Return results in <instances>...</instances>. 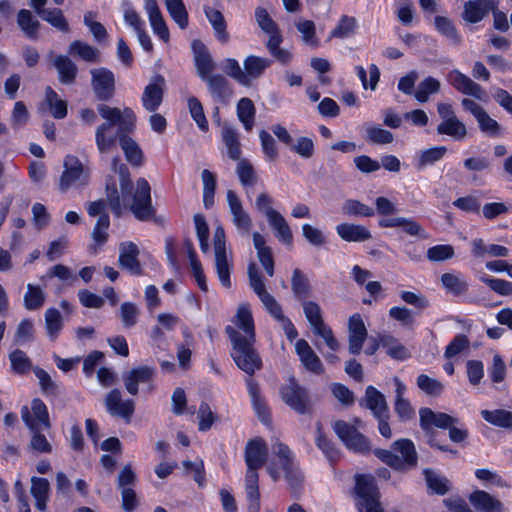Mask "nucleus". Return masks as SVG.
Instances as JSON below:
<instances>
[{
  "label": "nucleus",
  "mask_w": 512,
  "mask_h": 512,
  "mask_svg": "<svg viewBox=\"0 0 512 512\" xmlns=\"http://www.w3.org/2000/svg\"><path fill=\"white\" fill-rule=\"evenodd\" d=\"M97 111L106 122L97 127L95 142L100 153H107L115 146L117 139L134 130L136 115L129 107L121 110L105 104L98 105Z\"/></svg>",
  "instance_id": "nucleus-1"
},
{
  "label": "nucleus",
  "mask_w": 512,
  "mask_h": 512,
  "mask_svg": "<svg viewBox=\"0 0 512 512\" xmlns=\"http://www.w3.org/2000/svg\"><path fill=\"white\" fill-rule=\"evenodd\" d=\"M245 494L247 498V512H260V492L258 469L267 462L268 447L261 438L250 440L245 447Z\"/></svg>",
  "instance_id": "nucleus-2"
},
{
  "label": "nucleus",
  "mask_w": 512,
  "mask_h": 512,
  "mask_svg": "<svg viewBox=\"0 0 512 512\" xmlns=\"http://www.w3.org/2000/svg\"><path fill=\"white\" fill-rule=\"evenodd\" d=\"M391 450L375 449L374 454L385 464L396 471H406L417 465L418 454L413 442L399 439L392 444Z\"/></svg>",
  "instance_id": "nucleus-3"
},
{
  "label": "nucleus",
  "mask_w": 512,
  "mask_h": 512,
  "mask_svg": "<svg viewBox=\"0 0 512 512\" xmlns=\"http://www.w3.org/2000/svg\"><path fill=\"white\" fill-rule=\"evenodd\" d=\"M225 331L232 343L231 357L237 367L250 376L260 370L262 360L254 347L255 340L240 341L230 327H226Z\"/></svg>",
  "instance_id": "nucleus-4"
},
{
  "label": "nucleus",
  "mask_w": 512,
  "mask_h": 512,
  "mask_svg": "<svg viewBox=\"0 0 512 512\" xmlns=\"http://www.w3.org/2000/svg\"><path fill=\"white\" fill-rule=\"evenodd\" d=\"M459 419L443 412H435L430 408L423 407L419 409V425L424 431L427 443L444 452L456 454V451L450 449L447 445L438 443L435 439L437 432L434 427L447 429L451 425H457Z\"/></svg>",
  "instance_id": "nucleus-5"
},
{
  "label": "nucleus",
  "mask_w": 512,
  "mask_h": 512,
  "mask_svg": "<svg viewBox=\"0 0 512 512\" xmlns=\"http://www.w3.org/2000/svg\"><path fill=\"white\" fill-rule=\"evenodd\" d=\"M273 200L267 193H260L255 200L256 209L263 213L275 237L285 245L293 242L292 230L284 216L272 207Z\"/></svg>",
  "instance_id": "nucleus-6"
},
{
  "label": "nucleus",
  "mask_w": 512,
  "mask_h": 512,
  "mask_svg": "<svg viewBox=\"0 0 512 512\" xmlns=\"http://www.w3.org/2000/svg\"><path fill=\"white\" fill-rule=\"evenodd\" d=\"M356 505L360 512H384L380 493L374 478L360 475L356 478Z\"/></svg>",
  "instance_id": "nucleus-7"
},
{
  "label": "nucleus",
  "mask_w": 512,
  "mask_h": 512,
  "mask_svg": "<svg viewBox=\"0 0 512 512\" xmlns=\"http://www.w3.org/2000/svg\"><path fill=\"white\" fill-rule=\"evenodd\" d=\"M247 274L250 287L259 297L267 312L276 321L283 319L285 315L283 314L280 304L277 302L275 297L266 290L263 276L254 262L249 263Z\"/></svg>",
  "instance_id": "nucleus-8"
},
{
  "label": "nucleus",
  "mask_w": 512,
  "mask_h": 512,
  "mask_svg": "<svg viewBox=\"0 0 512 512\" xmlns=\"http://www.w3.org/2000/svg\"><path fill=\"white\" fill-rule=\"evenodd\" d=\"M282 401L298 414L311 412V401L307 390L291 376L288 382L280 387Z\"/></svg>",
  "instance_id": "nucleus-9"
},
{
  "label": "nucleus",
  "mask_w": 512,
  "mask_h": 512,
  "mask_svg": "<svg viewBox=\"0 0 512 512\" xmlns=\"http://www.w3.org/2000/svg\"><path fill=\"white\" fill-rule=\"evenodd\" d=\"M437 112L442 120L437 126L438 134L447 135L456 141H462L467 137V127L458 119L451 104L439 103Z\"/></svg>",
  "instance_id": "nucleus-10"
},
{
  "label": "nucleus",
  "mask_w": 512,
  "mask_h": 512,
  "mask_svg": "<svg viewBox=\"0 0 512 512\" xmlns=\"http://www.w3.org/2000/svg\"><path fill=\"white\" fill-rule=\"evenodd\" d=\"M64 171L59 180V189L66 192L72 186L86 185L89 180V169L84 167L78 157L67 155L64 159Z\"/></svg>",
  "instance_id": "nucleus-11"
},
{
  "label": "nucleus",
  "mask_w": 512,
  "mask_h": 512,
  "mask_svg": "<svg viewBox=\"0 0 512 512\" xmlns=\"http://www.w3.org/2000/svg\"><path fill=\"white\" fill-rule=\"evenodd\" d=\"M213 246L215 253V268L219 281L223 287L230 288L231 264L227 257L225 231L221 225H218L214 230Z\"/></svg>",
  "instance_id": "nucleus-12"
},
{
  "label": "nucleus",
  "mask_w": 512,
  "mask_h": 512,
  "mask_svg": "<svg viewBox=\"0 0 512 512\" xmlns=\"http://www.w3.org/2000/svg\"><path fill=\"white\" fill-rule=\"evenodd\" d=\"M332 428L344 445L356 453H366L371 449L368 438L360 433L358 429L343 420H337Z\"/></svg>",
  "instance_id": "nucleus-13"
},
{
  "label": "nucleus",
  "mask_w": 512,
  "mask_h": 512,
  "mask_svg": "<svg viewBox=\"0 0 512 512\" xmlns=\"http://www.w3.org/2000/svg\"><path fill=\"white\" fill-rule=\"evenodd\" d=\"M136 184L137 188L133 195V202L130 206V210L138 220H150L155 215V209L151 203L150 185L144 178H139Z\"/></svg>",
  "instance_id": "nucleus-14"
},
{
  "label": "nucleus",
  "mask_w": 512,
  "mask_h": 512,
  "mask_svg": "<svg viewBox=\"0 0 512 512\" xmlns=\"http://www.w3.org/2000/svg\"><path fill=\"white\" fill-rule=\"evenodd\" d=\"M92 88L97 99L110 100L115 93V76L106 68H95L90 71Z\"/></svg>",
  "instance_id": "nucleus-15"
},
{
  "label": "nucleus",
  "mask_w": 512,
  "mask_h": 512,
  "mask_svg": "<svg viewBox=\"0 0 512 512\" xmlns=\"http://www.w3.org/2000/svg\"><path fill=\"white\" fill-rule=\"evenodd\" d=\"M226 198L232 214L233 224L236 226L240 235H248L253 227V222L250 215L243 208L240 198L233 190L227 191Z\"/></svg>",
  "instance_id": "nucleus-16"
},
{
  "label": "nucleus",
  "mask_w": 512,
  "mask_h": 512,
  "mask_svg": "<svg viewBox=\"0 0 512 512\" xmlns=\"http://www.w3.org/2000/svg\"><path fill=\"white\" fill-rule=\"evenodd\" d=\"M21 416L30 430H37L41 427L44 429L50 428V420L47 407L45 403L39 398L32 400L31 413L27 407H23L21 410Z\"/></svg>",
  "instance_id": "nucleus-17"
},
{
  "label": "nucleus",
  "mask_w": 512,
  "mask_h": 512,
  "mask_svg": "<svg viewBox=\"0 0 512 512\" xmlns=\"http://www.w3.org/2000/svg\"><path fill=\"white\" fill-rule=\"evenodd\" d=\"M166 82L162 75H155L145 86L141 101L149 112H155L163 102Z\"/></svg>",
  "instance_id": "nucleus-18"
},
{
  "label": "nucleus",
  "mask_w": 512,
  "mask_h": 512,
  "mask_svg": "<svg viewBox=\"0 0 512 512\" xmlns=\"http://www.w3.org/2000/svg\"><path fill=\"white\" fill-rule=\"evenodd\" d=\"M105 407L110 415L123 418L129 423L135 410V403L132 399L122 400L121 392L113 389L105 397Z\"/></svg>",
  "instance_id": "nucleus-19"
},
{
  "label": "nucleus",
  "mask_w": 512,
  "mask_h": 512,
  "mask_svg": "<svg viewBox=\"0 0 512 512\" xmlns=\"http://www.w3.org/2000/svg\"><path fill=\"white\" fill-rule=\"evenodd\" d=\"M451 85L460 93L472 96L477 100H486V92L481 85L458 70H453L448 75Z\"/></svg>",
  "instance_id": "nucleus-20"
},
{
  "label": "nucleus",
  "mask_w": 512,
  "mask_h": 512,
  "mask_svg": "<svg viewBox=\"0 0 512 512\" xmlns=\"http://www.w3.org/2000/svg\"><path fill=\"white\" fill-rule=\"evenodd\" d=\"M367 335V329L361 315H352L348 321V350L350 354H360Z\"/></svg>",
  "instance_id": "nucleus-21"
},
{
  "label": "nucleus",
  "mask_w": 512,
  "mask_h": 512,
  "mask_svg": "<svg viewBox=\"0 0 512 512\" xmlns=\"http://www.w3.org/2000/svg\"><path fill=\"white\" fill-rule=\"evenodd\" d=\"M139 253V248L135 243L122 242L119 245V267L133 275H141L143 270L138 259Z\"/></svg>",
  "instance_id": "nucleus-22"
},
{
  "label": "nucleus",
  "mask_w": 512,
  "mask_h": 512,
  "mask_svg": "<svg viewBox=\"0 0 512 512\" xmlns=\"http://www.w3.org/2000/svg\"><path fill=\"white\" fill-rule=\"evenodd\" d=\"M234 323L237 327L229 326L236 334V338L242 340H255V327L251 310L247 305H240L235 315Z\"/></svg>",
  "instance_id": "nucleus-23"
},
{
  "label": "nucleus",
  "mask_w": 512,
  "mask_h": 512,
  "mask_svg": "<svg viewBox=\"0 0 512 512\" xmlns=\"http://www.w3.org/2000/svg\"><path fill=\"white\" fill-rule=\"evenodd\" d=\"M295 350L302 365L308 372L315 375L324 373L325 369L320 358L306 340L299 339L295 343Z\"/></svg>",
  "instance_id": "nucleus-24"
},
{
  "label": "nucleus",
  "mask_w": 512,
  "mask_h": 512,
  "mask_svg": "<svg viewBox=\"0 0 512 512\" xmlns=\"http://www.w3.org/2000/svg\"><path fill=\"white\" fill-rule=\"evenodd\" d=\"M192 48L194 51V63L197 74L203 80L212 75L216 64L206 46L200 41L195 40L192 43Z\"/></svg>",
  "instance_id": "nucleus-25"
},
{
  "label": "nucleus",
  "mask_w": 512,
  "mask_h": 512,
  "mask_svg": "<svg viewBox=\"0 0 512 512\" xmlns=\"http://www.w3.org/2000/svg\"><path fill=\"white\" fill-rule=\"evenodd\" d=\"M212 97L219 103L226 104L233 94L229 81L221 74H212L203 79Z\"/></svg>",
  "instance_id": "nucleus-26"
},
{
  "label": "nucleus",
  "mask_w": 512,
  "mask_h": 512,
  "mask_svg": "<svg viewBox=\"0 0 512 512\" xmlns=\"http://www.w3.org/2000/svg\"><path fill=\"white\" fill-rule=\"evenodd\" d=\"M154 376V369L149 366H138L123 375V381L127 392L137 395L138 385L148 383Z\"/></svg>",
  "instance_id": "nucleus-27"
},
{
  "label": "nucleus",
  "mask_w": 512,
  "mask_h": 512,
  "mask_svg": "<svg viewBox=\"0 0 512 512\" xmlns=\"http://www.w3.org/2000/svg\"><path fill=\"white\" fill-rule=\"evenodd\" d=\"M338 236L347 242H365L372 238L371 232L362 225L341 223L336 226Z\"/></svg>",
  "instance_id": "nucleus-28"
},
{
  "label": "nucleus",
  "mask_w": 512,
  "mask_h": 512,
  "mask_svg": "<svg viewBox=\"0 0 512 512\" xmlns=\"http://www.w3.org/2000/svg\"><path fill=\"white\" fill-rule=\"evenodd\" d=\"M469 501L475 509L481 512H504L502 502L483 490H477L470 494Z\"/></svg>",
  "instance_id": "nucleus-29"
},
{
  "label": "nucleus",
  "mask_w": 512,
  "mask_h": 512,
  "mask_svg": "<svg viewBox=\"0 0 512 512\" xmlns=\"http://www.w3.org/2000/svg\"><path fill=\"white\" fill-rule=\"evenodd\" d=\"M254 248L257 251V257L266 271L268 276L274 275V259L272 255V249L266 244L264 236L259 232L252 234Z\"/></svg>",
  "instance_id": "nucleus-30"
},
{
  "label": "nucleus",
  "mask_w": 512,
  "mask_h": 512,
  "mask_svg": "<svg viewBox=\"0 0 512 512\" xmlns=\"http://www.w3.org/2000/svg\"><path fill=\"white\" fill-rule=\"evenodd\" d=\"M53 66L58 71L59 81L62 84H73L78 74L76 64L66 56L56 55L53 59Z\"/></svg>",
  "instance_id": "nucleus-31"
},
{
  "label": "nucleus",
  "mask_w": 512,
  "mask_h": 512,
  "mask_svg": "<svg viewBox=\"0 0 512 512\" xmlns=\"http://www.w3.org/2000/svg\"><path fill=\"white\" fill-rule=\"evenodd\" d=\"M444 290L455 297L465 295L469 290V283L460 274L444 273L440 277Z\"/></svg>",
  "instance_id": "nucleus-32"
},
{
  "label": "nucleus",
  "mask_w": 512,
  "mask_h": 512,
  "mask_svg": "<svg viewBox=\"0 0 512 512\" xmlns=\"http://www.w3.org/2000/svg\"><path fill=\"white\" fill-rule=\"evenodd\" d=\"M291 290L297 300L306 301L312 296V287L308 277L298 268L294 269L291 277Z\"/></svg>",
  "instance_id": "nucleus-33"
},
{
  "label": "nucleus",
  "mask_w": 512,
  "mask_h": 512,
  "mask_svg": "<svg viewBox=\"0 0 512 512\" xmlns=\"http://www.w3.org/2000/svg\"><path fill=\"white\" fill-rule=\"evenodd\" d=\"M365 402L375 417L386 416L389 413L385 396L373 386L366 388Z\"/></svg>",
  "instance_id": "nucleus-34"
},
{
  "label": "nucleus",
  "mask_w": 512,
  "mask_h": 512,
  "mask_svg": "<svg viewBox=\"0 0 512 512\" xmlns=\"http://www.w3.org/2000/svg\"><path fill=\"white\" fill-rule=\"evenodd\" d=\"M221 137L227 149L229 158L235 161L240 160L241 148L239 135L236 129L230 124L224 123L222 126Z\"/></svg>",
  "instance_id": "nucleus-35"
},
{
  "label": "nucleus",
  "mask_w": 512,
  "mask_h": 512,
  "mask_svg": "<svg viewBox=\"0 0 512 512\" xmlns=\"http://www.w3.org/2000/svg\"><path fill=\"white\" fill-rule=\"evenodd\" d=\"M271 64L272 61L268 58L248 56L243 62L244 73L248 75V86L251 85L253 79L261 77Z\"/></svg>",
  "instance_id": "nucleus-36"
},
{
  "label": "nucleus",
  "mask_w": 512,
  "mask_h": 512,
  "mask_svg": "<svg viewBox=\"0 0 512 512\" xmlns=\"http://www.w3.org/2000/svg\"><path fill=\"white\" fill-rule=\"evenodd\" d=\"M269 39L266 42V48L271 56L281 64H287L292 59V54L285 48L280 47L283 41L280 30L268 33Z\"/></svg>",
  "instance_id": "nucleus-37"
},
{
  "label": "nucleus",
  "mask_w": 512,
  "mask_h": 512,
  "mask_svg": "<svg viewBox=\"0 0 512 512\" xmlns=\"http://www.w3.org/2000/svg\"><path fill=\"white\" fill-rule=\"evenodd\" d=\"M205 15L214 29L216 38L223 44L227 43L229 40V34L226 30L227 24L223 14L219 10L206 7Z\"/></svg>",
  "instance_id": "nucleus-38"
},
{
  "label": "nucleus",
  "mask_w": 512,
  "mask_h": 512,
  "mask_svg": "<svg viewBox=\"0 0 512 512\" xmlns=\"http://www.w3.org/2000/svg\"><path fill=\"white\" fill-rule=\"evenodd\" d=\"M31 483V494L35 499V507L44 511L49 497L50 484L47 479L40 477H32Z\"/></svg>",
  "instance_id": "nucleus-39"
},
{
  "label": "nucleus",
  "mask_w": 512,
  "mask_h": 512,
  "mask_svg": "<svg viewBox=\"0 0 512 512\" xmlns=\"http://www.w3.org/2000/svg\"><path fill=\"white\" fill-rule=\"evenodd\" d=\"M120 146L125 154L126 160L132 165L139 167L143 164V152L138 144L128 134L120 137Z\"/></svg>",
  "instance_id": "nucleus-40"
},
{
  "label": "nucleus",
  "mask_w": 512,
  "mask_h": 512,
  "mask_svg": "<svg viewBox=\"0 0 512 512\" xmlns=\"http://www.w3.org/2000/svg\"><path fill=\"white\" fill-rule=\"evenodd\" d=\"M68 52L71 55H77L82 60L91 63L98 62L100 57V51L97 48L79 40L73 41L69 45Z\"/></svg>",
  "instance_id": "nucleus-41"
},
{
  "label": "nucleus",
  "mask_w": 512,
  "mask_h": 512,
  "mask_svg": "<svg viewBox=\"0 0 512 512\" xmlns=\"http://www.w3.org/2000/svg\"><path fill=\"white\" fill-rule=\"evenodd\" d=\"M255 106L251 99L241 98L237 103V116L246 131H251L255 120Z\"/></svg>",
  "instance_id": "nucleus-42"
},
{
  "label": "nucleus",
  "mask_w": 512,
  "mask_h": 512,
  "mask_svg": "<svg viewBox=\"0 0 512 512\" xmlns=\"http://www.w3.org/2000/svg\"><path fill=\"white\" fill-rule=\"evenodd\" d=\"M17 23L24 34L31 38L36 39L38 37V30L40 23L33 16L32 12L26 9H21L18 12Z\"/></svg>",
  "instance_id": "nucleus-43"
},
{
  "label": "nucleus",
  "mask_w": 512,
  "mask_h": 512,
  "mask_svg": "<svg viewBox=\"0 0 512 512\" xmlns=\"http://www.w3.org/2000/svg\"><path fill=\"white\" fill-rule=\"evenodd\" d=\"M482 418L497 427L512 429V412L504 409L482 410Z\"/></svg>",
  "instance_id": "nucleus-44"
},
{
  "label": "nucleus",
  "mask_w": 512,
  "mask_h": 512,
  "mask_svg": "<svg viewBox=\"0 0 512 512\" xmlns=\"http://www.w3.org/2000/svg\"><path fill=\"white\" fill-rule=\"evenodd\" d=\"M46 295L43 289L38 285L28 284L24 295V307L33 311L40 309L45 303Z\"/></svg>",
  "instance_id": "nucleus-45"
},
{
  "label": "nucleus",
  "mask_w": 512,
  "mask_h": 512,
  "mask_svg": "<svg viewBox=\"0 0 512 512\" xmlns=\"http://www.w3.org/2000/svg\"><path fill=\"white\" fill-rule=\"evenodd\" d=\"M44 317L46 333L51 340H55L63 328L61 313L56 308H48Z\"/></svg>",
  "instance_id": "nucleus-46"
},
{
  "label": "nucleus",
  "mask_w": 512,
  "mask_h": 512,
  "mask_svg": "<svg viewBox=\"0 0 512 512\" xmlns=\"http://www.w3.org/2000/svg\"><path fill=\"white\" fill-rule=\"evenodd\" d=\"M203 182V204L206 209H209L214 204V195L216 190V177L208 169H204L201 174Z\"/></svg>",
  "instance_id": "nucleus-47"
},
{
  "label": "nucleus",
  "mask_w": 512,
  "mask_h": 512,
  "mask_svg": "<svg viewBox=\"0 0 512 512\" xmlns=\"http://www.w3.org/2000/svg\"><path fill=\"white\" fill-rule=\"evenodd\" d=\"M45 93L51 115L56 119L65 118L67 115L66 101L59 99L57 93L51 87H47Z\"/></svg>",
  "instance_id": "nucleus-48"
},
{
  "label": "nucleus",
  "mask_w": 512,
  "mask_h": 512,
  "mask_svg": "<svg viewBox=\"0 0 512 512\" xmlns=\"http://www.w3.org/2000/svg\"><path fill=\"white\" fill-rule=\"evenodd\" d=\"M479 130L489 137H500L503 135L501 125L486 112L476 118Z\"/></svg>",
  "instance_id": "nucleus-49"
},
{
  "label": "nucleus",
  "mask_w": 512,
  "mask_h": 512,
  "mask_svg": "<svg viewBox=\"0 0 512 512\" xmlns=\"http://www.w3.org/2000/svg\"><path fill=\"white\" fill-rule=\"evenodd\" d=\"M44 21L48 22L52 27L61 31L68 32L69 31V23L65 16L63 15L62 10L58 8L46 9L39 15Z\"/></svg>",
  "instance_id": "nucleus-50"
},
{
  "label": "nucleus",
  "mask_w": 512,
  "mask_h": 512,
  "mask_svg": "<svg viewBox=\"0 0 512 512\" xmlns=\"http://www.w3.org/2000/svg\"><path fill=\"white\" fill-rule=\"evenodd\" d=\"M342 213L355 217H371L375 214L372 207L355 199H347L342 206Z\"/></svg>",
  "instance_id": "nucleus-51"
},
{
  "label": "nucleus",
  "mask_w": 512,
  "mask_h": 512,
  "mask_svg": "<svg viewBox=\"0 0 512 512\" xmlns=\"http://www.w3.org/2000/svg\"><path fill=\"white\" fill-rule=\"evenodd\" d=\"M112 169L119 175V185L122 195H129L131 193L133 183L127 166L124 163H121L120 159L116 157L112 160Z\"/></svg>",
  "instance_id": "nucleus-52"
},
{
  "label": "nucleus",
  "mask_w": 512,
  "mask_h": 512,
  "mask_svg": "<svg viewBox=\"0 0 512 512\" xmlns=\"http://www.w3.org/2000/svg\"><path fill=\"white\" fill-rule=\"evenodd\" d=\"M440 87V82L437 79L429 76L418 84V87L414 92V97L419 102H427L431 94L439 92Z\"/></svg>",
  "instance_id": "nucleus-53"
},
{
  "label": "nucleus",
  "mask_w": 512,
  "mask_h": 512,
  "mask_svg": "<svg viewBox=\"0 0 512 512\" xmlns=\"http://www.w3.org/2000/svg\"><path fill=\"white\" fill-rule=\"evenodd\" d=\"M236 173L241 184L245 187H252L257 182V175L253 165L247 159L237 160Z\"/></svg>",
  "instance_id": "nucleus-54"
},
{
  "label": "nucleus",
  "mask_w": 512,
  "mask_h": 512,
  "mask_svg": "<svg viewBox=\"0 0 512 512\" xmlns=\"http://www.w3.org/2000/svg\"><path fill=\"white\" fill-rule=\"evenodd\" d=\"M166 7L181 29L188 26V13L182 0H166Z\"/></svg>",
  "instance_id": "nucleus-55"
},
{
  "label": "nucleus",
  "mask_w": 512,
  "mask_h": 512,
  "mask_svg": "<svg viewBox=\"0 0 512 512\" xmlns=\"http://www.w3.org/2000/svg\"><path fill=\"white\" fill-rule=\"evenodd\" d=\"M316 445L323 451L329 461L334 462L338 459V450L334 443L325 437L320 422L316 424Z\"/></svg>",
  "instance_id": "nucleus-56"
},
{
  "label": "nucleus",
  "mask_w": 512,
  "mask_h": 512,
  "mask_svg": "<svg viewBox=\"0 0 512 512\" xmlns=\"http://www.w3.org/2000/svg\"><path fill=\"white\" fill-rule=\"evenodd\" d=\"M434 22L436 29L446 36L453 44L458 45L461 43V36L450 19L444 16H436Z\"/></svg>",
  "instance_id": "nucleus-57"
},
{
  "label": "nucleus",
  "mask_w": 512,
  "mask_h": 512,
  "mask_svg": "<svg viewBox=\"0 0 512 512\" xmlns=\"http://www.w3.org/2000/svg\"><path fill=\"white\" fill-rule=\"evenodd\" d=\"M365 131L366 141L372 144L385 145L391 143L394 139L393 134L390 131L383 129L380 126L367 125Z\"/></svg>",
  "instance_id": "nucleus-58"
},
{
  "label": "nucleus",
  "mask_w": 512,
  "mask_h": 512,
  "mask_svg": "<svg viewBox=\"0 0 512 512\" xmlns=\"http://www.w3.org/2000/svg\"><path fill=\"white\" fill-rule=\"evenodd\" d=\"M187 105L190 115L192 119L196 122L199 129L202 130L203 132H207L209 129V125L204 114L201 102L195 96H191L187 100Z\"/></svg>",
  "instance_id": "nucleus-59"
},
{
  "label": "nucleus",
  "mask_w": 512,
  "mask_h": 512,
  "mask_svg": "<svg viewBox=\"0 0 512 512\" xmlns=\"http://www.w3.org/2000/svg\"><path fill=\"white\" fill-rule=\"evenodd\" d=\"M381 343L387 349L388 355L394 359L403 360L409 355L408 350L391 335H381Z\"/></svg>",
  "instance_id": "nucleus-60"
},
{
  "label": "nucleus",
  "mask_w": 512,
  "mask_h": 512,
  "mask_svg": "<svg viewBox=\"0 0 512 512\" xmlns=\"http://www.w3.org/2000/svg\"><path fill=\"white\" fill-rule=\"evenodd\" d=\"M424 475L428 487L434 493L445 495L449 491V480L446 477L438 475L430 469H426Z\"/></svg>",
  "instance_id": "nucleus-61"
},
{
  "label": "nucleus",
  "mask_w": 512,
  "mask_h": 512,
  "mask_svg": "<svg viewBox=\"0 0 512 512\" xmlns=\"http://www.w3.org/2000/svg\"><path fill=\"white\" fill-rule=\"evenodd\" d=\"M357 21L355 17L343 15L336 27L331 31L330 38H346L355 33Z\"/></svg>",
  "instance_id": "nucleus-62"
},
{
  "label": "nucleus",
  "mask_w": 512,
  "mask_h": 512,
  "mask_svg": "<svg viewBox=\"0 0 512 512\" xmlns=\"http://www.w3.org/2000/svg\"><path fill=\"white\" fill-rule=\"evenodd\" d=\"M97 14L93 11H88L84 14L83 22L89 28L94 39L101 43L108 37L106 28L100 23L95 21Z\"/></svg>",
  "instance_id": "nucleus-63"
},
{
  "label": "nucleus",
  "mask_w": 512,
  "mask_h": 512,
  "mask_svg": "<svg viewBox=\"0 0 512 512\" xmlns=\"http://www.w3.org/2000/svg\"><path fill=\"white\" fill-rule=\"evenodd\" d=\"M223 71L235 79L239 84L248 86V75L244 73L237 60L233 58H227L223 62Z\"/></svg>",
  "instance_id": "nucleus-64"
}]
</instances>
